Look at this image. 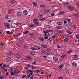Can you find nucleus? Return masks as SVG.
I'll return each mask as SVG.
<instances>
[{"label": "nucleus", "instance_id": "f257e3e1", "mask_svg": "<svg viewBox=\"0 0 79 79\" xmlns=\"http://www.w3.org/2000/svg\"><path fill=\"white\" fill-rule=\"evenodd\" d=\"M4 26L6 27L9 28V27H11V25L9 24V23L6 22L4 23Z\"/></svg>", "mask_w": 79, "mask_h": 79}, {"label": "nucleus", "instance_id": "f03ea898", "mask_svg": "<svg viewBox=\"0 0 79 79\" xmlns=\"http://www.w3.org/2000/svg\"><path fill=\"white\" fill-rule=\"evenodd\" d=\"M6 61L7 62L11 61V58L10 57H7L6 59Z\"/></svg>", "mask_w": 79, "mask_h": 79}, {"label": "nucleus", "instance_id": "7ed1b4c3", "mask_svg": "<svg viewBox=\"0 0 79 79\" xmlns=\"http://www.w3.org/2000/svg\"><path fill=\"white\" fill-rule=\"evenodd\" d=\"M23 13L24 15H27V10H24L23 11Z\"/></svg>", "mask_w": 79, "mask_h": 79}, {"label": "nucleus", "instance_id": "20e7f679", "mask_svg": "<svg viewBox=\"0 0 79 79\" xmlns=\"http://www.w3.org/2000/svg\"><path fill=\"white\" fill-rule=\"evenodd\" d=\"M53 60H55V61H57V60H58V57L56 56H53Z\"/></svg>", "mask_w": 79, "mask_h": 79}, {"label": "nucleus", "instance_id": "39448f33", "mask_svg": "<svg viewBox=\"0 0 79 79\" xmlns=\"http://www.w3.org/2000/svg\"><path fill=\"white\" fill-rule=\"evenodd\" d=\"M40 24V23L39 22H35L34 23V25L35 26H39V25Z\"/></svg>", "mask_w": 79, "mask_h": 79}, {"label": "nucleus", "instance_id": "423d86ee", "mask_svg": "<svg viewBox=\"0 0 79 79\" xmlns=\"http://www.w3.org/2000/svg\"><path fill=\"white\" fill-rule=\"evenodd\" d=\"M30 54L32 55H35V52L32 51H31L30 52Z\"/></svg>", "mask_w": 79, "mask_h": 79}, {"label": "nucleus", "instance_id": "0eeeda50", "mask_svg": "<svg viewBox=\"0 0 79 79\" xmlns=\"http://www.w3.org/2000/svg\"><path fill=\"white\" fill-rule=\"evenodd\" d=\"M17 15L18 16H20L21 15V14L20 12H17L16 13Z\"/></svg>", "mask_w": 79, "mask_h": 79}, {"label": "nucleus", "instance_id": "6e6552de", "mask_svg": "<svg viewBox=\"0 0 79 79\" xmlns=\"http://www.w3.org/2000/svg\"><path fill=\"white\" fill-rule=\"evenodd\" d=\"M64 13H65L64 12H61L58 13V15L60 16L61 15H62L64 14Z\"/></svg>", "mask_w": 79, "mask_h": 79}, {"label": "nucleus", "instance_id": "1a4fd4ad", "mask_svg": "<svg viewBox=\"0 0 79 79\" xmlns=\"http://www.w3.org/2000/svg\"><path fill=\"white\" fill-rule=\"evenodd\" d=\"M69 10L70 11H73V10H74V7H72L71 6H70Z\"/></svg>", "mask_w": 79, "mask_h": 79}, {"label": "nucleus", "instance_id": "9d476101", "mask_svg": "<svg viewBox=\"0 0 79 79\" xmlns=\"http://www.w3.org/2000/svg\"><path fill=\"white\" fill-rule=\"evenodd\" d=\"M32 3L33 6H35V5H37V2L35 1H33L32 2Z\"/></svg>", "mask_w": 79, "mask_h": 79}, {"label": "nucleus", "instance_id": "9b49d317", "mask_svg": "<svg viewBox=\"0 0 79 79\" xmlns=\"http://www.w3.org/2000/svg\"><path fill=\"white\" fill-rule=\"evenodd\" d=\"M20 73H21V72L19 71H15L14 72V73L15 74Z\"/></svg>", "mask_w": 79, "mask_h": 79}, {"label": "nucleus", "instance_id": "f8f14e48", "mask_svg": "<svg viewBox=\"0 0 79 79\" xmlns=\"http://www.w3.org/2000/svg\"><path fill=\"white\" fill-rule=\"evenodd\" d=\"M10 2L11 3H12V4H14V3L16 2V1H15L14 0H11L10 1Z\"/></svg>", "mask_w": 79, "mask_h": 79}, {"label": "nucleus", "instance_id": "ddd939ff", "mask_svg": "<svg viewBox=\"0 0 79 79\" xmlns=\"http://www.w3.org/2000/svg\"><path fill=\"white\" fill-rule=\"evenodd\" d=\"M64 66L63 65L61 64L58 67L59 69H61L63 68Z\"/></svg>", "mask_w": 79, "mask_h": 79}, {"label": "nucleus", "instance_id": "4468645a", "mask_svg": "<svg viewBox=\"0 0 79 79\" xmlns=\"http://www.w3.org/2000/svg\"><path fill=\"white\" fill-rule=\"evenodd\" d=\"M40 40H41V41H42V42H44V38L42 37H41L39 38Z\"/></svg>", "mask_w": 79, "mask_h": 79}, {"label": "nucleus", "instance_id": "2eb2a0df", "mask_svg": "<svg viewBox=\"0 0 79 79\" xmlns=\"http://www.w3.org/2000/svg\"><path fill=\"white\" fill-rule=\"evenodd\" d=\"M72 65L73 66H75V67H76L77 66V63L74 62L72 63Z\"/></svg>", "mask_w": 79, "mask_h": 79}, {"label": "nucleus", "instance_id": "dca6fc26", "mask_svg": "<svg viewBox=\"0 0 79 79\" xmlns=\"http://www.w3.org/2000/svg\"><path fill=\"white\" fill-rule=\"evenodd\" d=\"M13 11V9H9L7 10L8 13H12V12Z\"/></svg>", "mask_w": 79, "mask_h": 79}, {"label": "nucleus", "instance_id": "f3484780", "mask_svg": "<svg viewBox=\"0 0 79 79\" xmlns=\"http://www.w3.org/2000/svg\"><path fill=\"white\" fill-rule=\"evenodd\" d=\"M43 10L44 11L46 12V13H48V11H49V10H47L46 9H44Z\"/></svg>", "mask_w": 79, "mask_h": 79}, {"label": "nucleus", "instance_id": "a211bd4d", "mask_svg": "<svg viewBox=\"0 0 79 79\" xmlns=\"http://www.w3.org/2000/svg\"><path fill=\"white\" fill-rule=\"evenodd\" d=\"M27 60H31V56H27Z\"/></svg>", "mask_w": 79, "mask_h": 79}, {"label": "nucleus", "instance_id": "6ab92c4d", "mask_svg": "<svg viewBox=\"0 0 79 79\" xmlns=\"http://www.w3.org/2000/svg\"><path fill=\"white\" fill-rule=\"evenodd\" d=\"M73 16L74 17H76V18H78V17H79V15H78V14H73Z\"/></svg>", "mask_w": 79, "mask_h": 79}, {"label": "nucleus", "instance_id": "aec40b11", "mask_svg": "<svg viewBox=\"0 0 79 79\" xmlns=\"http://www.w3.org/2000/svg\"><path fill=\"white\" fill-rule=\"evenodd\" d=\"M20 41H21V42H24V40L23 39L21 38L19 40Z\"/></svg>", "mask_w": 79, "mask_h": 79}, {"label": "nucleus", "instance_id": "412c9836", "mask_svg": "<svg viewBox=\"0 0 79 79\" xmlns=\"http://www.w3.org/2000/svg\"><path fill=\"white\" fill-rule=\"evenodd\" d=\"M38 17L39 18H43V15L41 14H40L38 16Z\"/></svg>", "mask_w": 79, "mask_h": 79}, {"label": "nucleus", "instance_id": "4be33fe9", "mask_svg": "<svg viewBox=\"0 0 79 79\" xmlns=\"http://www.w3.org/2000/svg\"><path fill=\"white\" fill-rule=\"evenodd\" d=\"M15 55L18 58H20V57H21V55L19 54H16Z\"/></svg>", "mask_w": 79, "mask_h": 79}, {"label": "nucleus", "instance_id": "5701e85b", "mask_svg": "<svg viewBox=\"0 0 79 79\" xmlns=\"http://www.w3.org/2000/svg\"><path fill=\"white\" fill-rule=\"evenodd\" d=\"M77 55H74L73 56V58H77Z\"/></svg>", "mask_w": 79, "mask_h": 79}, {"label": "nucleus", "instance_id": "b1692460", "mask_svg": "<svg viewBox=\"0 0 79 79\" xmlns=\"http://www.w3.org/2000/svg\"><path fill=\"white\" fill-rule=\"evenodd\" d=\"M62 28V27L61 26H58L56 27V28L57 29H61Z\"/></svg>", "mask_w": 79, "mask_h": 79}, {"label": "nucleus", "instance_id": "393cba45", "mask_svg": "<svg viewBox=\"0 0 79 79\" xmlns=\"http://www.w3.org/2000/svg\"><path fill=\"white\" fill-rule=\"evenodd\" d=\"M34 33L33 32H32V33H30L29 34V35L31 37H32V36H34Z\"/></svg>", "mask_w": 79, "mask_h": 79}, {"label": "nucleus", "instance_id": "a878e982", "mask_svg": "<svg viewBox=\"0 0 79 79\" xmlns=\"http://www.w3.org/2000/svg\"><path fill=\"white\" fill-rule=\"evenodd\" d=\"M6 34H12V33L10 32V31H6Z\"/></svg>", "mask_w": 79, "mask_h": 79}, {"label": "nucleus", "instance_id": "bb28decb", "mask_svg": "<svg viewBox=\"0 0 79 79\" xmlns=\"http://www.w3.org/2000/svg\"><path fill=\"white\" fill-rule=\"evenodd\" d=\"M73 27L74 29H76L77 27H76V25L75 24L73 25Z\"/></svg>", "mask_w": 79, "mask_h": 79}, {"label": "nucleus", "instance_id": "cd10ccee", "mask_svg": "<svg viewBox=\"0 0 79 79\" xmlns=\"http://www.w3.org/2000/svg\"><path fill=\"white\" fill-rule=\"evenodd\" d=\"M52 40H53L51 38H50L48 40V42H50V41Z\"/></svg>", "mask_w": 79, "mask_h": 79}, {"label": "nucleus", "instance_id": "c85d7f7f", "mask_svg": "<svg viewBox=\"0 0 79 79\" xmlns=\"http://www.w3.org/2000/svg\"><path fill=\"white\" fill-rule=\"evenodd\" d=\"M69 35H66L65 36V39H68V37H69Z\"/></svg>", "mask_w": 79, "mask_h": 79}, {"label": "nucleus", "instance_id": "c756f323", "mask_svg": "<svg viewBox=\"0 0 79 79\" xmlns=\"http://www.w3.org/2000/svg\"><path fill=\"white\" fill-rule=\"evenodd\" d=\"M38 20L37 19H34L33 20V23H35L36 21H38Z\"/></svg>", "mask_w": 79, "mask_h": 79}, {"label": "nucleus", "instance_id": "7c9ffc66", "mask_svg": "<svg viewBox=\"0 0 79 79\" xmlns=\"http://www.w3.org/2000/svg\"><path fill=\"white\" fill-rule=\"evenodd\" d=\"M17 46H18V47H21V44H20L19 43H17Z\"/></svg>", "mask_w": 79, "mask_h": 79}, {"label": "nucleus", "instance_id": "2f4dec72", "mask_svg": "<svg viewBox=\"0 0 79 79\" xmlns=\"http://www.w3.org/2000/svg\"><path fill=\"white\" fill-rule=\"evenodd\" d=\"M5 17L6 19H9V15H7Z\"/></svg>", "mask_w": 79, "mask_h": 79}, {"label": "nucleus", "instance_id": "473e14b6", "mask_svg": "<svg viewBox=\"0 0 79 79\" xmlns=\"http://www.w3.org/2000/svg\"><path fill=\"white\" fill-rule=\"evenodd\" d=\"M57 24H59V25H61V24H62V23L60 22H57Z\"/></svg>", "mask_w": 79, "mask_h": 79}, {"label": "nucleus", "instance_id": "72a5a7b5", "mask_svg": "<svg viewBox=\"0 0 79 79\" xmlns=\"http://www.w3.org/2000/svg\"><path fill=\"white\" fill-rule=\"evenodd\" d=\"M12 54V52L11 51H10L9 53H8V55L9 56H10L11 55V54Z\"/></svg>", "mask_w": 79, "mask_h": 79}, {"label": "nucleus", "instance_id": "f704fd0d", "mask_svg": "<svg viewBox=\"0 0 79 79\" xmlns=\"http://www.w3.org/2000/svg\"><path fill=\"white\" fill-rule=\"evenodd\" d=\"M56 33L57 35H60V32H59V31H56Z\"/></svg>", "mask_w": 79, "mask_h": 79}, {"label": "nucleus", "instance_id": "c9c22d12", "mask_svg": "<svg viewBox=\"0 0 79 79\" xmlns=\"http://www.w3.org/2000/svg\"><path fill=\"white\" fill-rule=\"evenodd\" d=\"M64 26H65V27H67V26H68V28L69 29V25L67 24L66 25H65Z\"/></svg>", "mask_w": 79, "mask_h": 79}, {"label": "nucleus", "instance_id": "e433bc0d", "mask_svg": "<svg viewBox=\"0 0 79 79\" xmlns=\"http://www.w3.org/2000/svg\"><path fill=\"white\" fill-rule=\"evenodd\" d=\"M66 56V55H63L61 56V57L62 58H65Z\"/></svg>", "mask_w": 79, "mask_h": 79}, {"label": "nucleus", "instance_id": "4c0bfd02", "mask_svg": "<svg viewBox=\"0 0 79 79\" xmlns=\"http://www.w3.org/2000/svg\"><path fill=\"white\" fill-rule=\"evenodd\" d=\"M0 79H4V77L2 76H0Z\"/></svg>", "mask_w": 79, "mask_h": 79}, {"label": "nucleus", "instance_id": "58836bf2", "mask_svg": "<svg viewBox=\"0 0 79 79\" xmlns=\"http://www.w3.org/2000/svg\"><path fill=\"white\" fill-rule=\"evenodd\" d=\"M55 38V36H52L51 38V39H52V40H53Z\"/></svg>", "mask_w": 79, "mask_h": 79}, {"label": "nucleus", "instance_id": "ea45409f", "mask_svg": "<svg viewBox=\"0 0 79 79\" xmlns=\"http://www.w3.org/2000/svg\"><path fill=\"white\" fill-rule=\"evenodd\" d=\"M30 49H31V50H37V49L35 48H30Z\"/></svg>", "mask_w": 79, "mask_h": 79}, {"label": "nucleus", "instance_id": "a19ab883", "mask_svg": "<svg viewBox=\"0 0 79 79\" xmlns=\"http://www.w3.org/2000/svg\"><path fill=\"white\" fill-rule=\"evenodd\" d=\"M13 37H14L16 38L17 37H18V35H13Z\"/></svg>", "mask_w": 79, "mask_h": 79}, {"label": "nucleus", "instance_id": "79ce46f5", "mask_svg": "<svg viewBox=\"0 0 79 79\" xmlns=\"http://www.w3.org/2000/svg\"><path fill=\"white\" fill-rule=\"evenodd\" d=\"M45 36H47V35H48V33L46 32L44 35Z\"/></svg>", "mask_w": 79, "mask_h": 79}, {"label": "nucleus", "instance_id": "37998d69", "mask_svg": "<svg viewBox=\"0 0 79 79\" xmlns=\"http://www.w3.org/2000/svg\"><path fill=\"white\" fill-rule=\"evenodd\" d=\"M29 27H34V24L30 25L29 26Z\"/></svg>", "mask_w": 79, "mask_h": 79}, {"label": "nucleus", "instance_id": "c03bdc74", "mask_svg": "<svg viewBox=\"0 0 79 79\" xmlns=\"http://www.w3.org/2000/svg\"><path fill=\"white\" fill-rule=\"evenodd\" d=\"M44 6H45L44 5H41L40 6V7H41V8H43V7H44Z\"/></svg>", "mask_w": 79, "mask_h": 79}, {"label": "nucleus", "instance_id": "a18cd8bd", "mask_svg": "<svg viewBox=\"0 0 79 79\" xmlns=\"http://www.w3.org/2000/svg\"><path fill=\"white\" fill-rule=\"evenodd\" d=\"M59 34H60V33L62 34L63 33V31H59Z\"/></svg>", "mask_w": 79, "mask_h": 79}, {"label": "nucleus", "instance_id": "49530a36", "mask_svg": "<svg viewBox=\"0 0 79 79\" xmlns=\"http://www.w3.org/2000/svg\"><path fill=\"white\" fill-rule=\"evenodd\" d=\"M69 2H66V3H65L64 2H63V4H65V5L67 4H69Z\"/></svg>", "mask_w": 79, "mask_h": 79}, {"label": "nucleus", "instance_id": "de8ad7c7", "mask_svg": "<svg viewBox=\"0 0 79 79\" xmlns=\"http://www.w3.org/2000/svg\"><path fill=\"white\" fill-rule=\"evenodd\" d=\"M15 25H18L19 24V23H18V22H16V23H15Z\"/></svg>", "mask_w": 79, "mask_h": 79}, {"label": "nucleus", "instance_id": "09e8293b", "mask_svg": "<svg viewBox=\"0 0 79 79\" xmlns=\"http://www.w3.org/2000/svg\"><path fill=\"white\" fill-rule=\"evenodd\" d=\"M43 47H44V48H46L47 46V45H42Z\"/></svg>", "mask_w": 79, "mask_h": 79}, {"label": "nucleus", "instance_id": "8fccbe9b", "mask_svg": "<svg viewBox=\"0 0 79 79\" xmlns=\"http://www.w3.org/2000/svg\"><path fill=\"white\" fill-rule=\"evenodd\" d=\"M58 79H63V78L62 77H60L58 78Z\"/></svg>", "mask_w": 79, "mask_h": 79}, {"label": "nucleus", "instance_id": "3c124183", "mask_svg": "<svg viewBox=\"0 0 79 79\" xmlns=\"http://www.w3.org/2000/svg\"><path fill=\"white\" fill-rule=\"evenodd\" d=\"M3 67H4V68H6V64H3Z\"/></svg>", "mask_w": 79, "mask_h": 79}, {"label": "nucleus", "instance_id": "603ef678", "mask_svg": "<svg viewBox=\"0 0 79 79\" xmlns=\"http://www.w3.org/2000/svg\"><path fill=\"white\" fill-rule=\"evenodd\" d=\"M56 46L58 48H61V46L59 45H57Z\"/></svg>", "mask_w": 79, "mask_h": 79}, {"label": "nucleus", "instance_id": "864d4df0", "mask_svg": "<svg viewBox=\"0 0 79 79\" xmlns=\"http://www.w3.org/2000/svg\"><path fill=\"white\" fill-rule=\"evenodd\" d=\"M15 74L13 72H12L11 73V75H12V76H13V75H15Z\"/></svg>", "mask_w": 79, "mask_h": 79}, {"label": "nucleus", "instance_id": "5fc2aeb1", "mask_svg": "<svg viewBox=\"0 0 79 79\" xmlns=\"http://www.w3.org/2000/svg\"><path fill=\"white\" fill-rule=\"evenodd\" d=\"M76 37L77 39H79V36L78 35H76Z\"/></svg>", "mask_w": 79, "mask_h": 79}, {"label": "nucleus", "instance_id": "6e6d98bb", "mask_svg": "<svg viewBox=\"0 0 79 79\" xmlns=\"http://www.w3.org/2000/svg\"><path fill=\"white\" fill-rule=\"evenodd\" d=\"M45 19L44 18H43V19H40V20H42V21H44V20H45Z\"/></svg>", "mask_w": 79, "mask_h": 79}, {"label": "nucleus", "instance_id": "4d7b16f0", "mask_svg": "<svg viewBox=\"0 0 79 79\" xmlns=\"http://www.w3.org/2000/svg\"><path fill=\"white\" fill-rule=\"evenodd\" d=\"M1 45H2V46H3L4 45V44L3 43H1Z\"/></svg>", "mask_w": 79, "mask_h": 79}, {"label": "nucleus", "instance_id": "13d9d810", "mask_svg": "<svg viewBox=\"0 0 79 79\" xmlns=\"http://www.w3.org/2000/svg\"><path fill=\"white\" fill-rule=\"evenodd\" d=\"M44 39H48V36H46L45 37H44Z\"/></svg>", "mask_w": 79, "mask_h": 79}, {"label": "nucleus", "instance_id": "bf43d9fd", "mask_svg": "<svg viewBox=\"0 0 79 79\" xmlns=\"http://www.w3.org/2000/svg\"><path fill=\"white\" fill-rule=\"evenodd\" d=\"M29 71L30 73H33V71L32 70H29Z\"/></svg>", "mask_w": 79, "mask_h": 79}, {"label": "nucleus", "instance_id": "052dcab7", "mask_svg": "<svg viewBox=\"0 0 79 79\" xmlns=\"http://www.w3.org/2000/svg\"><path fill=\"white\" fill-rule=\"evenodd\" d=\"M51 16H54L55 15V14H54V13H52L51 14Z\"/></svg>", "mask_w": 79, "mask_h": 79}, {"label": "nucleus", "instance_id": "680f3d73", "mask_svg": "<svg viewBox=\"0 0 79 79\" xmlns=\"http://www.w3.org/2000/svg\"><path fill=\"white\" fill-rule=\"evenodd\" d=\"M10 69L11 71H14V70L13 69H12V68H11Z\"/></svg>", "mask_w": 79, "mask_h": 79}, {"label": "nucleus", "instance_id": "e2e57ef3", "mask_svg": "<svg viewBox=\"0 0 79 79\" xmlns=\"http://www.w3.org/2000/svg\"><path fill=\"white\" fill-rule=\"evenodd\" d=\"M46 31L48 32H50V30H47Z\"/></svg>", "mask_w": 79, "mask_h": 79}, {"label": "nucleus", "instance_id": "0e129e2a", "mask_svg": "<svg viewBox=\"0 0 79 79\" xmlns=\"http://www.w3.org/2000/svg\"><path fill=\"white\" fill-rule=\"evenodd\" d=\"M64 42H66V41H68V39H67L66 40L64 39Z\"/></svg>", "mask_w": 79, "mask_h": 79}, {"label": "nucleus", "instance_id": "69168bd1", "mask_svg": "<svg viewBox=\"0 0 79 79\" xmlns=\"http://www.w3.org/2000/svg\"><path fill=\"white\" fill-rule=\"evenodd\" d=\"M35 63H36V61L35 60L33 62V64H35Z\"/></svg>", "mask_w": 79, "mask_h": 79}, {"label": "nucleus", "instance_id": "338daca9", "mask_svg": "<svg viewBox=\"0 0 79 79\" xmlns=\"http://www.w3.org/2000/svg\"><path fill=\"white\" fill-rule=\"evenodd\" d=\"M43 58H47V56H43Z\"/></svg>", "mask_w": 79, "mask_h": 79}, {"label": "nucleus", "instance_id": "774afa93", "mask_svg": "<svg viewBox=\"0 0 79 79\" xmlns=\"http://www.w3.org/2000/svg\"><path fill=\"white\" fill-rule=\"evenodd\" d=\"M27 66L28 67H29V68H30L31 67V65L29 64H28Z\"/></svg>", "mask_w": 79, "mask_h": 79}]
</instances>
